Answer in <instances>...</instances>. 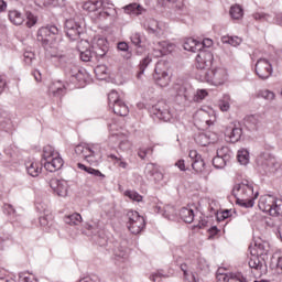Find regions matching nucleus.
I'll list each match as a JSON object with an SVG mask.
<instances>
[{"label": "nucleus", "instance_id": "nucleus-40", "mask_svg": "<svg viewBox=\"0 0 282 282\" xmlns=\"http://www.w3.org/2000/svg\"><path fill=\"white\" fill-rule=\"evenodd\" d=\"M9 21H11V23H13V25H23V21H25V19L23 18V14H21V12L10 11L9 12Z\"/></svg>", "mask_w": 282, "mask_h": 282}, {"label": "nucleus", "instance_id": "nucleus-47", "mask_svg": "<svg viewBox=\"0 0 282 282\" xmlns=\"http://www.w3.org/2000/svg\"><path fill=\"white\" fill-rule=\"evenodd\" d=\"M230 95H224L218 101V107L223 111H228L230 109Z\"/></svg>", "mask_w": 282, "mask_h": 282}, {"label": "nucleus", "instance_id": "nucleus-63", "mask_svg": "<svg viewBox=\"0 0 282 282\" xmlns=\"http://www.w3.org/2000/svg\"><path fill=\"white\" fill-rule=\"evenodd\" d=\"M1 127L7 133H10L13 129L12 121L10 119L2 121Z\"/></svg>", "mask_w": 282, "mask_h": 282}, {"label": "nucleus", "instance_id": "nucleus-1", "mask_svg": "<svg viewBox=\"0 0 282 282\" xmlns=\"http://www.w3.org/2000/svg\"><path fill=\"white\" fill-rule=\"evenodd\" d=\"M232 195L237 204L242 208H252L254 200L259 197V192H254V184L248 180L236 183L232 188Z\"/></svg>", "mask_w": 282, "mask_h": 282}, {"label": "nucleus", "instance_id": "nucleus-23", "mask_svg": "<svg viewBox=\"0 0 282 282\" xmlns=\"http://www.w3.org/2000/svg\"><path fill=\"white\" fill-rule=\"evenodd\" d=\"M181 270L183 272L184 281L185 282H199V275L195 271H191L188 264L182 263Z\"/></svg>", "mask_w": 282, "mask_h": 282}, {"label": "nucleus", "instance_id": "nucleus-18", "mask_svg": "<svg viewBox=\"0 0 282 282\" xmlns=\"http://www.w3.org/2000/svg\"><path fill=\"white\" fill-rule=\"evenodd\" d=\"M66 72L68 74V76H70L73 83H79L80 85H83V83H85V80H87V75L85 74V72L80 70L78 67L69 64L66 67Z\"/></svg>", "mask_w": 282, "mask_h": 282}, {"label": "nucleus", "instance_id": "nucleus-53", "mask_svg": "<svg viewBox=\"0 0 282 282\" xmlns=\"http://www.w3.org/2000/svg\"><path fill=\"white\" fill-rule=\"evenodd\" d=\"M249 268L252 270H261V260H259V256L252 254L249 260Z\"/></svg>", "mask_w": 282, "mask_h": 282}, {"label": "nucleus", "instance_id": "nucleus-22", "mask_svg": "<svg viewBox=\"0 0 282 282\" xmlns=\"http://www.w3.org/2000/svg\"><path fill=\"white\" fill-rule=\"evenodd\" d=\"M83 10L88 12V14H91L93 19H100V15H98V12H100L98 0L85 2L83 4Z\"/></svg>", "mask_w": 282, "mask_h": 282}, {"label": "nucleus", "instance_id": "nucleus-34", "mask_svg": "<svg viewBox=\"0 0 282 282\" xmlns=\"http://www.w3.org/2000/svg\"><path fill=\"white\" fill-rule=\"evenodd\" d=\"M184 50L187 52H200L202 51V42L195 40V39H188L184 43Z\"/></svg>", "mask_w": 282, "mask_h": 282}, {"label": "nucleus", "instance_id": "nucleus-4", "mask_svg": "<svg viewBox=\"0 0 282 282\" xmlns=\"http://www.w3.org/2000/svg\"><path fill=\"white\" fill-rule=\"evenodd\" d=\"M257 164L261 175L276 173L279 169V161H276V158L270 152H262L257 159Z\"/></svg>", "mask_w": 282, "mask_h": 282}, {"label": "nucleus", "instance_id": "nucleus-55", "mask_svg": "<svg viewBox=\"0 0 282 282\" xmlns=\"http://www.w3.org/2000/svg\"><path fill=\"white\" fill-rule=\"evenodd\" d=\"M124 195L129 197V199H132V202H142V195L135 191H126Z\"/></svg>", "mask_w": 282, "mask_h": 282}, {"label": "nucleus", "instance_id": "nucleus-14", "mask_svg": "<svg viewBox=\"0 0 282 282\" xmlns=\"http://www.w3.org/2000/svg\"><path fill=\"white\" fill-rule=\"evenodd\" d=\"M164 64L158 63L154 68L153 78L159 85V87H167L169 83H171V77L169 76V72L163 68Z\"/></svg>", "mask_w": 282, "mask_h": 282}, {"label": "nucleus", "instance_id": "nucleus-39", "mask_svg": "<svg viewBox=\"0 0 282 282\" xmlns=\"http://www.w3.org/2000/svg\"><path fill=\"white\" fill-rule=\"evenodd\" d=\"M64 221L68 226H78V224H80V221H83V216H80V214H78V213H74L68 216H65Z\"/></svg>", "mask_w": 282, "mask_h": 282}, {"label": "nucleus", "instance_id": "nucleus-30", "mask_svg": "<svg viewBox=\"0 0 282 282\" xmlns=\"http://www.w3.org/2000/svg\"><path fill=\"white\" fill-rule=\"evenodd\" d=\"M196 144L199 147H208V144L215 142V139L210 138L209 133L199 132L198 134H195L194 138Z\"/></svg>", "mask_w": 282, "mask_h": 282}, {"label": "nucleus", "instance_id": "nucleus-17", "mask_svg": "<svg viewBox=\"0 0 282 282\" xmlns=\"http://www.w3.org/2000/svg\"><path fill=\"white\" fill-rule=\"evenodd\" d=\"M99 3V12L98 17L100 19H107V17H113L116 14V9L113 4L109 0H98Z\"/></svg>", "mask_w": 282, "mask_h": 282}, {"label": "nucleus", "instance_id": "nucleus-32", "mask_svg": "<svg viewBox=\"0 0 282 282\" xmlns=\"http://www.w3.org/2000/svg\"><path fill=\"white\" fill-rule=\"evenodd\" d=\"M77 167L80 169V171H85V173H88V175H93V177H97L98 180H105V174H102V172H100L99 170L89 167L83 163H78Z\"/></svg>", "mask_w": 282, "mask_h": 282}, {"label": "nucleus", "instance_id": "nucleus-58", "mask_svg": "<svg viewBox=\"0 0 282 282\" xmlns=\"http://www.w3.org/2000/svg\"><path fill=\"white\" fill-rule=\"evenodd\" d=\"M91 58H94V51L91 50H86L84 52L80 53V59L84 63H89V61H91Z\"/></svg>", "mask_w": 282, "mask_h": 282}, {"label": "nucleus", "instance_id": "nucleus-7", "mask_svg": "<svg viewBox=\"0 0 282 282\" xmlns=\"http://www.w3.org/2000/svg\"><path fill=\"white\" fill-rule=\"evenodd\" d=\"M65 32L70 41H78L80 35L85 34V26H83V22L69 19L65 22Z\"/></svg>", "mask_w": 282, "mask_h": 282}, {"label": "nucleus", "instance_id": "nucleus-24", "mask_svg": "<svg viewBox=\"0 0 282 282\" xmlns=\"http://www.w3.org/2000/svg\"><path fill=\"white\" fill-rule=\"evenodd\" d=\"M123 10L126 14H133L134 17H140L147 13V10L144 9V7L135 2L126 6Z\"/></svg>", "mask_w": 282, "mask_h": 282}, {"label": "nucleus", "instance_id": "nucleus-64", "mask_svg": "<svg viewBox=\"0 0 282 282\" xmlns=\"http://www.w3.org/2000/svg\"><path fill=\"white\" fill-rule=\"evenodd\" d=\"M260 96L261 98H264V100H272L274 98V93H272V90H261Z\"/></svg>", "mask_w": 282, "mask_h": 282}, {"label": "nucleus", "instance_id": "nucleus-61", "mask_svg": "<svg viewBox=\"0 0 282 282\" xmlns=\"http://www.w3.org/2000/svg\"><path fill=\"white\" fill-rule=\"evenodd\" d=\"M39 2V6H54L56 8V6H61V3H63V0H44L41 2V0H36Z\"/></svg>", "mask_w": 282, "mask_h": 282}, {"label": "nucleus", "instance_id": "nucleus-19", "mask_svg": "<svg viewBox=\"0 0 282 282\" xmlns=\"http://www.w3.org/2000/svg\"><path fill=\"white\" fill-rule=\"evenodd\" d=\"M42 164L50 173H56V171H61V169H63L64 161L59 154H56L53 159Z\"/></svg>", "mask_w": 282, "mask_h": 282}, {"label": "nucleus", "instance_id": "nucleus-29", "mask_svg": "<svg viewBox=\"0 0 282 282\" xmlns=\"http://www.w3.org/2000/svg\"><path fill=\"white\" fill-rule=\"evenodd\" d=\"M48 91L55 98H61L65 96L66 88H65V85H63L61 82H55L50 86Z\"/></svg>", "mask_w": 282, "mask_h": 282}, {"label": "nucleus", "instance_id": "nucleus-43", "mask_svg": "<svg viewBox=\"0 0 282 282\" xmlns=\"http://www.w3.org/2000/svg\"><path fill=\"white\" fill-rule=\"evenodd\" d=\"M191 93H192V89L186 87L185 85L178 86L176 88L177 96H180L184 100H191Z\"/></svg>", "mask_w": 282, "mask_h": 282}, {"label": "nucleus", "instance_id": "nucleus-6", "mask_svg": "<svg viewBox=\"0 0 282 282\" xmlns=\"http://www.w3.org/2000/svg\"><path fill=\"white\" fill-rule=\"evenodd\" d=\"M127 217L128 230H130L132 235H140L141 230H144V226L147 225L144 217L140 216L138 212L133 210H129L127 213Z\"/></svg>", "mask_w": 282, "mask_h": 282}, {"label": "nucleus", "instance_id": "nucleus-3", "mask_svg": "<svg viewBox=\"0 0 282 282\" xmlns=\"http://www.w3.org/2000/svg\"><path fill=\"white\" fill-rule=\"evenodd\" d=\"M258 206L262 213H269L271 217H281L282 215V200L272 195L261 196Z\"/></svg>", "mask_w": 282, "mask_h": 282}, {"label": "nucleus", "instance_id": "nucleus-33", "mask_svg": "<svg viewBox=\"0 0 282 282\" xmlns=\"http://www.w3.org/2000/svg\"><path fill=\"white\" fill-rule=\"evenodd\" d=\"M56 155H58V152L54 150L52 145H46L43 149L41 163L44 164V162H50L53 158H56Z\"/></svg>", "mask_w": 282, "mask_h": 282}, {"label": "nucleus", "instance_id": "nucleus-62", "mask_svg": "<svg viewBox=\"0 0 282 282\" xmlns=\"http://www.w3.org/2000/svg\"><path fill=\"white\" fill-rule=\"evenodd\" d=\"M26 19H28V21H26L28 28H34V25H36L37 19H36V17H34V14H32L30 12L26 13Z\"/></svg>", "mask_w": 282, "mask_h": 282}, {"label": "nucleus", "instance_id": "nucleus-37", "mask_svg": "<svg viewBox=\"0 0 282 282\" xmlns=\"http://www.w3.org/2000/svg\"><path fill=\"white\" fill-rule=\"evenodd\" d=\"M112 111L113 113H116V116H129V107L124 105V101H117L115 104V106L112 107Z\"/></svg>", "mask_w": 282, "mask_h": 282}, {"label": "nucleus", "instance_id": "nucleus-2", "mask_svg": "<svg viewBox=\"0 0 282 282\" xmlns=\"http://www.w3.org/2000/svg\"><path fill=\"white\" fill-rule=\"evenodd\" d=\"M59 32L61 30L56 25L42 26L37 30L36 40L50 53L51 50H56V36H58Z\"/></svg>", "mask_w": 282, "mask_h": 282}, {"label": "nucleus", "instance_id": "nucleus-51", "mask_svg": "<svg viewBox=\"0 0 282 282\" xmlns=\"http://www.w3.org/2000/svg\"><path fill=\"white\" fill-rule=\"evenodd\" d=\"M230 272H226L224 268H219L216 272V279L219 282H228Z\"/></svg>", "mask_w": 282, "mask_h": 282}, {"label": "nucleus", "instance_id": "nucleus-49", "mask_svg": "<svg viewBox=\"0 0 282 282\" xmlns=\"http://www.w3.org/2000/svg\"><path fill=\"white\" fill-rule=\"evenodd\" d=\"M229 281L248 282V278L241 272H229L228 282Z\"/></svg>", "mask_w": 282, "mask_h": 282}, {"label": "nucleus", "instance_id": "nucleus-46", "mask_svg": "<svg viewBox=\"0 0 282 282\" xmlns=\"http://www.w3.org/2000/svg\"><path fill=\"white\" fill-rule=\"evenodd\" d=\"M237 158H238L239 164H242L243 166H246V164L250 162V152H248V150H239Z\"/></svg>", "mask_w": 282, "mask_h": 282}, {"label": "nucleus", "instance_id": "nucleus-27", "mask_svg": "<svg viewBox=\"0 0 282 282\" xmlns=\"http://www.w3.org/2000/svg\"><path fill=\"white\" fill-rule=\"evenodd\" d=\"M144 30L149 32V34H154L158 36L160 34V22L155 19H149L143 23Z\"/></svg>", "mask_w": 282, "mask_h": 282}, {"label": "nucleus", "instance_id": "nucleus-48", "mask_svg": "<svg viewBox=\"0 0 282 282\" xmlns=\"http://www.w3.org/2000/svg\"><path fill=\"white\" fill-rule=\"evenodd\" d=\"M150 63H151V58H149V57H144L140 62V64H139V72L137 74V78H139V79L142 78V74H144V70L147 69V67H149Z\"/></svg>", "mask_w": 282, "mask_h": 282}, {"label": "nucleus", "instance_id": "nucleus-9", "mask_svg": "<svg viewBox=\"0 0 282 282\" xmlns=\"http://www.w3.org/2000/svg\"><path fill=\"white\" fill-rule=\"evenodd\" d=\"M75 153L79 158H84L89 164H96L98 162V153L94 147L88 144H78L75 147Z\"/></svg>", "mask_w": 282, "mask_h": 282}, {"label": "nucleus", "instance_id": "nucleus-28", "mask_svg": "<svg viewBox=\"0 0 282 282\" xmlns=\"http://www.w3.org/2000/svg\"><path fill=\"white\" fill-rule=\"evenodd\" d=\"M197 120H199L202 124H206V127H212V124H215V116L210 118V115L204 110H199L196 113V122Z\"/></svg>", "mask_w": 282, "mask_h": 282}, {"label": "nucleus", "instance_id": "nucleus-45", "mask_svg": "<svg viewBox=\"0 0 282 282\" xmlns=\"http://www.w3.org/2000/svg\"><path fill=\"white\" fill-rule=\"evenodd\" d=\"M229 14L231 19L239 20L243 17V9L239 4L232 6L230 8Z\"/></svg>", "mask_w": 282, "mask_h": 282}, {"label": "nucleus", "instance_id": "nucleus-8", "mask_svg": "<svg viewBox=\"0 0 282 282\" xmlns=\"http://www.w3.org/2000/svg\"><path fill=\"white\" fill-rule=\"evenodd\" d=\"M151 113H153L159 120H163V122H169L173 118V113H171V107L164 100H161L152 106Z\"/></svg>", "mask_w": 282, "mask_h": 282}, {"label": "nucleus", "instance_id": "nucleus-26", "mask_svg": "<svg viewBox=\"0 0 282 282\" xmlns=\"http://www.w3.org/2000/svg\"><path fill=\"white\" fill-rule=\"evenodd\" d=\"M41 171H43V163L39 162H28L26 163V172L31 177H39L41 175Z\"/></svg>", "mask_w": 282, "mask_h": 282}, {"label": "nucleus", "instance_id": "nucleus-50", "mask_svg": "<svg viewBox=\"0 0 282 282\" xmlns=\"http://www.w3.org/2000/svg\"><path fill=\"white\" fill-rule=\"evenodd\" d=\"M47 54L52 58H57V61H58L59 65H62V67H65L66 63H68V61H69V58H67L65 55L56 54V53L52 52V50Z\"/></svg>", "mask_w": 282, "mask_h": 282}, {"label": "nucleus", "instance_id": "nucleus-15", "mask_svg": "<svg viewBox=\"0 0 282 282\" xmlns=\"http://www.w3.org/2000/svg\"><path fill=\"white\" fill-rule=\"evenodd\" d=\"M144 175L150 182H162L164 174L160 172V167L155 163H148L144 167Z\"/></svg>", "mask_w": 282, "mask_h": 282}, {"label": "nucleus", "instance_id": "nucleus-21", "mask_svg": "<svg viewBox=\"0 0 282 282\" xmlns=\"http://www.w3.org/2000/svg\"><path fill=\"white\" fill-rule=\"evenodd\" d=\"M243 130L240 127H228L225 131L226 138H229V142H239Z\"/></svg>", "mask_w": 282, "mask_h": 282}, {"label": "nucleus", "instance_id": "nucleus-42", "mask_svg": "<svg viewBox=\"0 0 282 282\" xmlns=\"http://www.w3.org/2000/svg\"><path fill=\"white\" fill-rule=\"evenodd\" d=\"M192 169L195 173H204V171H206V162H204V159L200 156L196 161L192 162Z\"/></svg>", "mask_w": 282, "mask_h": 282}, {"label": "nucleus", "instance_id": "nucleus-31", "mask_svg": "<svg viewBox=\"0 0 282 282\" xmlns=\"http://www.w3.org/2000/svg\"><path fill=\"white\" fill-rule=\"evenodd\" d=\"M113 257L116 261H121V263H124V261L129 259V249L122 246L116 247L113 250Z\"/></svg>", "mask_w": 282, "mask_h": 282}, {"label": "nucleus", "instance_id": "nucleus-35", "mask_svg": "<svg viewBox=\"0 0 282 282\" xmlns=\"http://www.w3.org/2000/svg\"><path fill=\"white\" fill-rule=\"evenodd\" d=\"M180 217L185 221V224H193L195 220V212L191 208L183 207L180 212Z\"/></svg>", "mask_w": 282, "mask_h": 282}, {"label": "nucleus", "instance_id": "nucleus-60", "mask_svg": "<svg viewBox=\"0 0 282 282\" xmlns=\"http://www.w3.org/2000/svg\"><path fill=\"white\" fill-rule=\"evenodd\" d=\"M197 268H198V270H202L203 272H208L210 267L208 265V262H206V259L199 258L197 261Z\"/></svg>", "mask_w": 282, "mask_h": 282}, {"label": "nucleus", "instance_id": "nucleus-54", "mask_svg": "<svg viewBox=\"0 0 282 282\" xmlns=\"http://www.w3.org/2000/svg\"><path fill=\"white\" fill-rule=\"evenodd\" d=\"M159 51H160V55L164 56V54H166V52H171V50H173V44H169V42H159Z\"/></svg>", "mask_w": 282, "mask_h": 282}, {"label": "nucleus", "instance_id": "nucleus-16", "mask_svg": "<svg viewBox=\"0 0 282 282\" xmlns=\"http://www.w3.org/2000/svg\"><path fill=\"white\" fill-rule=\"evenodd\" d=\"M50 186L57 197H67L69 191V184L64 180H52Z\"/></svg>", "mask_w": 282, "mask_h": 282}, {"label": "nucleus", "instance_id": "nucleus-57", "mask_svg": "<svg viewBox=\"0 0 282 282\" xmlns=\"http://www.w3.org/2000/svg\"><path fill=\"white\" fill-rule=\"evenodd\" d=\"M206 96H208V90L198 89L196 91V94L194 95V100H195V102H202V100H204V98H206Z\"/></svg>", "mask_w": 282, "mask_h": 282}, {"label": "nucleus", "instance_id": "nucleus-12", "mask_svg": "<svg viewBox=\"0 0 282 282\" xmlns=\"http://www.w3.org/2000/svg\"><path fill=\"white\" fill-rule=\"evenodd\" d=\"M91 51L97 61L100 58H107L109 46H107V40L105 37H95L91 45Z\"/></svg>", "mask_w": 282, "mask_h": 282}, {"label": "nucleus", "instance_id": "nucleus-52", "mask_svg": "<svg viewBox=\"0 0 282 282\" xmlns=\"http://www.w3.org/2000/svg\"><path fill=\"white\" fill-rule=\"evenodd\" d=\"M120 98L118 96V91L112 90L108 94V105L109 107H113L116 105V102H120Z\"/></svg>", "mask_w": 282, "mask_h": 282}, {"label": "nucleus", "instance_id": "nucleus-25", "mask_svg": "<svg viewBox=\"0 0 282 282\" xmlns=\"http://www.w3.org/2000/svg\"><path fill=\"white\" fill-rule=\"evenodd\" d=\"M87 230L97 237L96 241L99 246H107V238H101L100 236V225L94 223L93 225H87Z\"/></svg>", "mask_w": 282, "mask_h": 282}, {"label": "nucleus", "instance_id": "nucleus-20", "mask_svg": "<svg viewBox=\"0 0 282 282\" xmlns=\"http://www.w3.org/2000/svg\"><path fill=\"white\" fill-rule=\"evenodd\" d=\"M245 127L249 131H259V129H261V117L259 115H250L246 117Z\"/></svg>", "mask_w": 282, "mask_h": 282}, {"label": "nucleus", "instance_id": "nucleus-59", "mask_svg": "<svg viewBox=\"0 0 282 282\" xmlns=\"http://www.w3.org/2000/svg\"><path fill=\"white\" fill-rule=\"evenodd\" d=\"M23 56H24L25 65H32V61H34V58H36V55L32 51L24 52Z\"/></svg>", "mask_w": 282, "mask_h": 282}, {"label": "nucleus", "instance_id": "nucleus-10", "mask_svg": "<svg viewBox=\"0 0 282 282\" xmlns=\"http://www.w3.org/2000/svg\"><path fill=\"white\" fill-rule=\"evenodd\" d=\"M232 159V151L228 147H223L217 150L216 156L213 159L215 169H226V164Z\"/></svg>", "mask_w": 282, "mask_h": 282}, {"label": "nucleus", "instance_id": "nucleus-36", "mask_svg": "<svg viewBox=\"0 0 282 282\" xmlns=\"http://www.w3.org/2000/svg\"><path fill=\"white\" fill-rule=\"evenodd\" d=\"M270 248L263 242H257L251 254L256 257H268Z\"/></svg>", "mask_w": 282, "mask_h": 282}, {"label": "nucleus", "instance_id": "nucleus-11", "mask_svg": "<svg viewBox=\"0 0 282 282\" xmlns=\"http://www.w3.org/2000/svg\"><path fill=\"white\" fill-rule=\"evenodd\" d=\"M213 61H215V57L209 51H199L196 56V69H205L206 72L210 70V67H213Z\"/></svg>", "mask_w": 282, "mask_h": 282}, {"label": "nucleus", "instance_id": "nucleus-44", "mask_svg": "<svg viewBox=\"0 0 282 282\" xmlns=\"http://www.w3.org/2000/svg\"><path fill=\"white\" fill-rule=\"evenodd\" d=\"M108 159L112 160L113 164L120 166V169H129V163L122 160V156H118L116 154H108Z\"/></svg>", "mask_w": 282, "mask_h": 282}, {"label": "nucleus", "instance_id": "nucleus-5", "mask_svg": "<svg viewBox=\"0 0 282 282\" xmlns=\"http://www.w3.org/2000/svg\"><path fill=\"white\" fill-rule=\"evenodd\" d=\"M202 80L208 83L209 85L219 86L224 85L228 80V70L226 68H215L204 73Z\"/></svg>", "mask_w": 282, "mask_h": 282}, {"label": "nucleus", "instance_id": "nucleus-13", "mask_svg": "<svg viewBox=\"0 0 282 282\" xmlns=\"http://www.w3.org/2000/svg\"><path fill=\"white\" fill-rule=\"evenodd\" d=\"M256 74L261 80H267L272 76V64L265 58H260L256 63Z\"/></svg>", "mask_w": 282, "mask_h": 282}, {"label": "nucleus", "instance_id": "nucleus-41", "mask_svg": "<svg viewBox=\"0 0 282 282\" xmlns=\"http://www.w3.org/2000/svg\"><path fill=\"white\" fill-rule=\"evenodd\" d=\"M243 40L239 36H223L221 42L231 45L232 47H239V44L242 43Z\"/></svg>", "mask_w": 282, "mask_h": 282}, {"label": "nucleus", "instance_id": "nucleus-38", "mask_svg": "<svg viewBox=\"0 0 282 282\" xmlns=\"http://www.w3.org/2000/svg\"><path fill=\"white\" fill-rule=\"evenodd\" d=\"M163 217L170 221H175V219H177V209L172 205L165 206L163 209Z\"/></svg>", "mask_w": 282, "mask_h": 282}, {"label": "nucleus", "instance_id": "nucleus-56", "mask_svg": "<svg viewBox=\"0 0 282 282\" xmlns=\"http://www.w3.org/2000/svg\"><path fill=\"white\" fill-rule=\"evenodd\" d=\"M138 155L141 160H147L148 155H153V148H141L138 151Z\"/></svg>", "mask_w": 282, "mask_h": 282}]
</instances>
